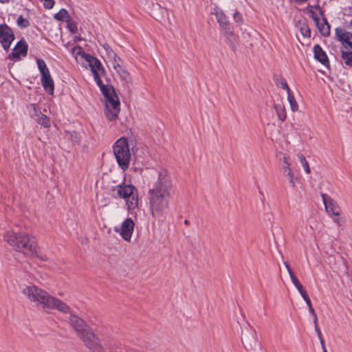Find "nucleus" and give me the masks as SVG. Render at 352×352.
<instances>
[{"label":"nucleus","mask_w":352,"mask_h":352,"mask_svg":"<svg viewBox=\"0 0 352 352\" xmlns=\"http://www.w3.org/2000/svg\"><path fill=\"white\" fill-rule=\"evenodd\" d=\"M297 157H298L299 161L300 162L302 167L304 168L305 171L307 174L310 173V168L309 166V164H308V162L306 160L305 157L302 154H300V153H298L297 155Z\"/></svg>","instance_id":"cd10ccee"},{"label":"nucleus","mask_w":352,"mask_h":352,"mask_svg":"<svg viewBox=\"0 0 352 352\" xmlns=\"http://www.w3.org/2000/svg\"><path fill=\"white\" fill-rule=\"evenodd\" d=\"M314 58L326 67H329V61L327 55L319 45L314 47Z\"/></svg>","instance_id":"f3484780"},{"label":"nucleus","mask_w":352,"mask_h":352,"mask_svg":"<svg viewBox=\"0 0 352 352\" xmlns=\"http://www.w3.org/2000/svg\"><path fill=\"white\" fill-rule=\"evenodd\" d=\"M40 258L43 261H47V258L46 256H40Z\"/></svg>","instance_id":"603ef678"},{"label":"nucleus","mask_w":352,"mask_h":352,"mask_svg":"<svg viewBox=\"0 0 352 352\" xmlns=\"http://www.w3.org/2000/svg\"><path fill=\"white\" fill-rule=\"evenodd\" d=\"M234 19L236 21H239L241 20V15L239 12H236L234 14Z\"/></svg>","instance_id":"37998d69"},{"label":"nucleus","mask_w":352,"mask_h":352,"mask_svg":"<svg viewBox=\"0 0 352 352\" xmlns=\"http://www.w3.org/2000/svg\"><path fill=\"white\" fill-rule=\"evenodd\" d=\"M38 68L41 72V76L49 74L50 71L43 59H37L36 60Z\"/></svg>","instance_id":"bb28decb"},{"label":"nucleus","mask_w":352,"mask_h":352,"mask_svg":"<svg viewBox=\"0 0 352 352\" xmlns=\"http://www.w3.org/2000/svg\"><path fill=\"white\" fill-rule=\"evenodd\" d=\"M338 39L343 44H346L352 49V33L340 28L336 29Z\"/></svg>","instance_id":"dca6fc26"},{"label":"nucleus","mask_w":352,"mask_h":352,"mask_svg":"<svg viewBox=\"0 0 352 352\" xmlns=\"http://www.w3.org/2000/svg\"><path fill=\"white\" fill-rule=\"evenodd\" d=\"M69 324L90 352H104L100 339L82 318L76 314H71Z\"/></svg>","instance_id":"7ed1b4c3"},{"label":"nucleus","mask_w":352,"mask_h":352,"mask_svg":"<svg viewBox=\"0 0 352 352\" xmlns=\"http://www.w3.org/2000/svg\"><path fill=\"white\" fill-rule=\"evenodd\" d=\"M315 330H316V331L317 333V336H318V339L320 340L321 346H324V340L323 339L321 331H320V328L318 327V325H315Z\"/></svg>","instance_id":"2f4dec72"},{"label":"nucleus","mask_w":352,"mask_h":352,"mask_svg":"<svg viewBox=\"0 0 352 352\" xmlns=\"http://www.w3.org/2000/svg\"><path fill=\"white\" fill-rule=\"evenodd\" d=\"M172 184L166 171H160L149 184V207L153 217L162 218L168 208Z\"/></svg>","instance_id":"f257e3e1"},{"label":"nucleus","mask_w":352,"mask_h":352,"mask_svg":"<svg viewBox=\"0 0 352 352\" xmlns=\"http://www.w3.org/2000/svg\"><path fill=\"white\" fill-rule=\"evenodd\" d=\"M295 287L298 289L299 293H300V291H302L304 289L301 283H299L298 285H296Z\"/></svg>","instance_id":"de8ad7c7"},{"label":"nucleus","mask_w":352,"mask_h":352,"mask_svg":"<svg viewBox=\"0 0 352 352\" xmlns=\"http://www.w3.org/2000/svg\"><path fill=\"white\" fill-rule=\"evenodd\" d=\"M274 108L280 120L284 121L287 118L285 108L283 104H275Z\"/></svg>","instance_id":"412c9836"},{"label":"nucleus","mask_w":352,"mask_h":352,"mask_svg":"<svg viewBox=\"0 0 352 352\" xmlns=\"http://www.w3.org/2000/svg\"><path fill=\"white\" fill-rule=\"evenodd\" d=\"M282 170L283 175L288 177L289 182L292 187H295V178L294 173L291 167V164H286L282 166Z\"/></svg>","instance_id":"6ab92c4d"},{"label":"nucleus","mask_w":352,"mask_h":352,"mask_svg":"<svg viewBox=\"0 0 352 352\" xmlns=\"http://www.w3.org/2000/svg\"><path fill=\"white\" fill-rule=\"evenodd\" d=\"M67 28L73 34H75L78 32V27H77V25L76 23L72 22V23H68Z\"/></svg>","instance_id":"72a5a7b5"},{"label":"nucleus","mask_w":352,"mask_h":352,"mask_svg":"<svg viewBox=\"0 0 352 352\" xmlns=\"http://www.w3.org/2000/svg\"><path fill=\"white\" fill-rule=\"evenodd\" d=\"M113 152L120 168L124 171L127 170L131 153L126 138L122 137L118 139L113 146Z\"/></svg>","instance_id":"0eeeda50"},{"label":"nucleus","mask_w":352,"mask_h":352,"mask_svg":"<svg viewBox=\"0 0 352 352\" xmlns=\"http://www.w3.org/2000/svg\"><path fill=\"white\" fill-rule=\"evenodd\" d=\"M112 197L116 199H124L129 210L138 207V192L132 184L122 183L111 187Z\"/></svg>","instance_id":"39448f33"},{"label":"nucleus","mask_w":352,"mask_h":352,"mask_svg":"<svg viewBox=\"0 0 352 352\" xmlns=\"http://www.w3.org/2000/svg\"><path fill=\"white\" fill-rule=\"evenodd\" d=\"M16 23L21 28H27L30 25L28 20L25 19L22 15L19 16Z\"/></svg>","instance_id":"c756f323"},{"label":"nucleus","mask_w":352,"mask_h":352,"mask_svg":"<svg viewBox=\"0 0 352 352\" xmlns=\"http://www.w3.org/2000/svg\"><path fill=\"white\" fill-rule=\"evenodd\" d=\"M242 341L245 344L246 349H252L258 342L257 334L256 331L250 327L245 333H243Z\"/></svg>","instance_id":"ddd939ff"},{"label":"nucleus","mask_w":352,"mask_h":352,"mask_svg":"<svg viewBox=\"0 0 352 352\" xmlns=\"http://www.w3.org/2000/svg\"><path fill=\"white\" fill-rule=\"evenodd\" d=\"M313 316V318H314V326L315 325H318V317H317V315L316 314H314Z\"/></svg>","instance_id":"09e8293b"},{"label":"nucleus","mask_w":352,"mask_h":352,"mask_svg":"<svg viewBox=\"0 0 352 352\" xmlns=\"http://www.w3.org/2000/svg\"><path fill=\"white\" fill-rule=\"evenodd\" d=\"M104 48L109 58L111 59L113 57H116V53L108 45H104Z\"/></svg>","instance_id":"7c9ffc66"},{"label":"nucleus","mask_w":352,"mask_h":352,"mask_svg":"<svg viewBox=\"0 0 352 352\" xmlns=\"http://www.w3.org/2000/svg\"><path fill=\"white\" fill-rule=\"evenodd\" d=\"M284 265H285V267H286V269H287V272H288V273H289V276H290V275H292V274H294V273L293 272V271L292 270V269L290 268V266H289V265L288 264V263H287V262H284Z\"/></svg>","instance_id":"a19ab883"},{"label":"nucleus","mask_w":352,"mask_h":352,"mask_svg":"<svg viewBox=\"0 0 352 352\" xmlns=\"http://www.w3.org/2000/svg\"><path fill=\"white\" fill-rule=\"evenodd\" d=\"M305 301L306 302L309 308L312 307L311 302L309 298L306 299Z\"/></svg>","instance_id":"8fccbe9b"},{"label":"nucleus","mask_w":352,"mask_h":352,"mask_svg":"<svg viewBox=\"0 0 352 352\" xmlns=\"http://www.w3.org/2000/svg\"><path fill=\"white\" fill-rule=\"evenodd\" d=\"M300 294L305 300L309 298L308 294L305 289H303L302 291H300Z\"/></svg>","instance_id":"79ce46f5"},{"label":"nucleus","mask_w":352,"mask_h":352,"mask_svg":"<svg viewBox=\"0 0 352 352\" xmlns=\"http://www.w3.org/2000/svg\"><path fill=\"white\" fill-rule=\"evenodd\" d=\"M222 30L223 31L227 42L230 45H233L235 42V37L232 30H231L230 25L226 26V28L222 29Z\"/></svg>","instance_id":"4be33fe9"},{"label":"nucleus","mask_w":352,"mask_h":352,"mask_svg":"<svg viewBox=\"0 0 352 352\" xmlns=\"http://www.w3.org/2000/svg\"><path fill=\"white\" fill-rule=\"evenodd\" d=\"M309 311L311 315H314V314H316L315 310L314 309L313 307H309Z\"/></svg>","instance_id":"3c124183"},{"label":"nucleus","mask_w":352,"mask_h":352,"mask_svg":"<svg viewBox=\"0 0 352 352\" xmlns=\"http://www.w3.org/2000/svg\"><path fill=\"white\" fill-rule=\"evenodd\" d=\"M188 223H189V221H188V220H186H186L184 221V224H185V225H188Z\"/></svg>","instance_id":"4d7b16f0"},{"label":"nucleus","mask_w":352,"mask_h":352,"mask_svg":"<svg viewBox=\"0 0 352 352\" xmlns=\"http://www.w3.org/2000/svg\"><path fill=\"white\" fill-rule=\"evenodd\" d=\"M73 54H76V56H80L82 58H83L86 61H87V56H90L89 54H86L82 47H75L72 49Z\"/></svg>","instance_id":"c85d7f7f"},{"label":"nucleus","mask_w":352,"mask_h":352,"mask_svg":"<svg viewBox=\"0 0 352 352\" xmlns=\"http://www.w3.org/2000/svg\"><path fill=\"white\" fill-rule=\"evenodd\" d=\"M4 240L15 251L21 252L26 256L37 255V243L34 237L25 232H16L13 230L5 232Z\"/></svg>","instance_id":"20e7f679"},{"label":"nucleus","mask_w":352,"mask_h":352,"mask_svg":"<svg viewBox=\"0 0 352 352\" xmlns=\"http://www.w3.org/2000/svg\"><path fill=\"white\" fill-rule=\"evenodd\" d=\"M214 14L221 29L226 28V26H230V23L226 19V15L224 14L222 10H221L218 8H215Z\"/></svg>","instance_id":"aec40b11"},{"label":"nucleus","mask_w":352,"mask_h":352,"mask_svg":"<svg viewBox=\"0 0 352 352\" xmlns=\"http://www.w3.org/2000/svg\"><path fill=\"white\" fill-rule=\"evenodd\" d=\"M314 8H315L316 9H319L320 6H319V5H316V6H314Z\"/></svg>","instance_id":"13d9d810"},{"label":"nucleus","mask_w":352,"mask_h":352,"mask_svg":"<svg viewBox=\"0 0 352 352\" xmlns=\"http://www.w3.org/2000/svg\"><path fill=\"white\" fill-rule=\"evenodd\" d=\"M8 1H9V0H0V2H1V3H7V2H8Z\"/></svg>","instance_id":"6e6d98bb"},{"label":"nucleus","mask_w":352,"mask_h":352,"mask_svg":"<svg viewBox=\"0 0 352 352\" xmlns=\"http://www.w3.org/2000/svg\"><path fill=\"white\" fill-rule=\"evenodd\" d=\"M135 223L131 218L126 219L120 228H115L116 232H118L124 240L130 241L134 230Z\"/></svg>","instance_id":"1a4fd4ad"},{"label":"nucleus","mask_w":352,"mask_h":352,"mask_svg":"<svg viewBox=\"0 0 352 352\" xmlns=\"http://www.w3.org/2000/svg\"><path fill=\"white\" fill-rule=\"evenodd\" d=\"M340 260L342 263V265H343V272L345 274H349L348 265H347L346 260L342 256H340Z\"/></svg>","instance_id":"c9c22d12"},{"label":"nucleus","mask_w":352,"mask_h":352,"mask_svg":"<svg viewBox=\"0 0 352 352\" xmlns=\"http://www.w3.org/2000/svg\"><path fill=\"white\" fill-rule=\"evenodd\" d=\"M14 36L12 29L6 24L0 25V43L5 50H8Z\"/></svg>","instance_id":"9d476101"},{"label":"nucleus","mask_w":352,"mask_h":352,"mask_svg":"<svg viewBox=\"0 0 352 352\" xmlns=\"http://www.w3.org/2000/svg\"><path fill=\"white\" fill-rule=\"evenodd\" d=\"M28 53V45L24 41H19L12 52L9 54L8 58L13 61H18L21 60V56H25Z\"/></svg>","instance_id":"9b49d317"},{"label":"nucleus","mask_w":352,"mask_h":352,"mask_svg":"<svg viewBox=\"0 0 352 352\" xmlns=\"http://www.w3.org/2000/svg\"><path fill=\"white\" fill-rule=\"evenodd\" d=\"M280 85L283 89L287 90V94L292 92L285 78L280 79Z\"/></svg>","instance_id":"f704fd0d"},{"label":"nucleus","mask_w":352,"mask_h":352,"mask_svg":"<svg viewBox=\"0 0 352 352\" xmlns=\"http://www.w3.org/2000/svg\"><path fill=\"white\" fill-rule=\"evenodd\" d=\"M310 14L311 15L312 19L316 22V25L318 27V30L320 34L324 36H327L330 34V25L327 22V19L323 18L322 21L320 22V19L318 16L315 15L313 11H310Z\"/></svg>","instance_id":"2eb2a0df"},{"label":"nucleus","mask_w":352,"mask_h":352,"mask_svg":"<svg viewBox=\"0 0 352 352\" xmlns=\"http://www.w3.org/2000/svg\"><path fill=\"white\" fill-rule=\"evenodd\" d=\"M21 292L30 302L43 310H57L63 314L70 312V308L65 302L35 285H25Z\"/></svg>","instance_id":"f03ea898"},{"label":"nucleus","mask_w":352,"mask_h":352,"mask_svg":"<svg viewBox=\"0 0 352 352\" xmlns=\"http://www.w3.org/2000/svg\"><path fill=\"white\" fill-rule=\"evenodd\" d=\"M80 39H81V38H80V36H76L74 37V40H75V41H80Z\"/></svg>","instance_id":"864d4df0"},{"label":"nucleus","mask_w":352,"mask_h":352,"mask_svg":"<svg viewBox=\"0 0 352 352\" xmlns=\"http://www.w3.org/2000/svg\"><path fill=\"white\" fill-rule=\"evenodd\" d=\"M300 31H301L302 34L304 36H306V37H310L311 36V31H310V29L309 28V27L307 25H305L302 27H301Z\"/></svg>","instance_id":"473e14b6"},{"label":"nucleus","mask_w":352,"mask_h":352,"mask_svg":"<svg viewBox=\"0 0 352 352\" xmlns=\"http://www.w3.org/2000/svg\"><path fill=\"white\" fill-rule=\"evenodd\" d=\"M109 352H123V351L119 347H113L109 350Z\"/></svg>","instance_id":"a18cd8bd"},{"label":"nucleus","mask_w":352,"mask_h":352,"mask_svg":"<svg viewBox=\"0 0 352 352\" xmlns=\"http://www.w3.org/2000/svg\"><path fill=\"white\" fill-rule=\"evenodd\" d=\"M322 352H327V351L326 349V347H325V345L324 346H322Z\"/></svg>","instance_id":"5fc2aeb1"},{"label":"nucleus","mask_w":352,"mask_h":352,"mask_svg":"<svg viewBox=\"0 0 352 352\" xmlns=\"http://www.w3.org/2000/svg\"><path fill=\"white\" fill-rule=\"evenodd\" d=\"M333 222L340 226L344 223V219L342 218L336 217L333 219Z\"/></svg>","instance_id":"58836bf2"},{"label":"nucleus","mask_w":352,"mask_h":352,"mask_svg":"<svg viewBox=\"0 0 352 352\" xmlns=\"http://www.w3.org/2000/svg\"><path fill=\"white\" fill-rule=\"evenodd\" d=\"M283 165H286V164H291L288 160V157H286V156H284L283 157Z\"/></svg>","instance_id":"49530a36"},{"label":"nucleus","mask_w":352,"mask_h":352,"mask_svg":"<svg viewBox=\"0 0 352 352\" xmlns=\"http://www.w3.org/2000/svg\"><path fill=\"white\" fill-rule=\"evenodd\" d=\"M41 83L45 91L49 94H53L54 85L50 73L41 76Z\"/></svg>","instance_id":"a211bd4d"},{"label":"nucleus","mask_w":352,"mask_h":352,"mask_svg":"<svg viewBox=\"0 0 352 352\" xmlns=\"http://www.w3.org/2000/svg\"><path fill=\"white\" fill-rule=\"evenodd\" d=\"M113 68L116 70V72L118 73H119V72L120 70H122L123 69H124L122 65L121 64H116V65L113 66Z\"/></svg>","instance_id":"c03bdc74"},{"label":"nucleus","mask_w":352,"mask_h":352,"mask_svg":"<svg viewBox=\"0 0 352 352\" xmlns=\"http://www.w3.org/2000/svg\"><path fill=\"white\" fill-rule=\"evenodd\" d=\"M118 74H119L120 79L123 82L124 85L131 83L132 80L131 76L125 69L120 70Z\"/></svg>","instance_id":"b1692460"},{"label":"nucleus","mask_w":352,"mask_h":352,"mask_svg":"<svg viewBox=\"0 0 352 352\" xmlns=\"http://www.w3.org/2000/svg\"><path fill=\"white\" fill-rule=\"evenodd\" d=\"M54 19L60 21H69L70 16L68 12L65 9L63 8L54 14Z\"/></svg>","instance_id":"5701e85b"},{"label":"nucleus","mask_w":352,"mask_h":352,"mask_svg":"<svg viewBox=\"0 0 352 352\" xmlns=\"http://www.w3.org/2000/svg\"><path fill=\"white\" fill-rule=\"evenodd\" d=\"M342 58L344 63L349 67H352V52H344L342 50Z\"/></svg>","instance_id":"a878e982"},{"label":"nucleus","mask_w":352,"mask_h":352,"mask_svg":"<svg viewBox=\"0 0 352 352\" xmlns=\"http://www.w3.org/2000/svg\"><path fill=\"white\" fill-rule=\"evenodd\" d=\"M89 66L94 74V80L97 85L101 88L102 86H106L102 82L100 78L105 74V70L103 68L100 61L93 56H87V61Z\"/></svg>","instance_id":"6e6552de"},{"label":"nucleus","mask_w":352,"mask_h":352,"mask_svg":"<svg viewBox=\"0 0 352 352\" xmlns=\"http://www.w3.org/2000/svg\"><path fill=\"white\" fill-rule=\"evenodd\" d=\"M105 98V115L108 120H116L120 111V100L116 93L115 89L111 85L102 86L100 88Z\"/></svg>","instance_id":"423d86ee"},{"label":"nucleus","mask_w":352,"mask_h":352,"mask_svg":"<svg viewBox=\"0 0 352 352\" xmlns=\"http://www.w3.org/2000/svg\"><path fill=\"white\" fill-rule=\"evenodd\" d=\"M321 197L327 212L336 217L340 215V208L338 204L327 195L322 193Z\"/></svg>","instance_id":"f8f14e48"},{"label":"nucleus","mask_w":352,"mask_h":352,"mask_svg":"<svg viewBox=\"0 0 352 352\" xmlns=\"http://www.w3.org/2000/svg\"><path fill=\"white\" fill-rule=\"evenodd\" d=\"M290 278L294 286L300 283V282L298 280V279L297 278L294 274L290 275Z\"/></svg>","instance_id":"ea45409f"},{"label":"nucleus","mask_w":352,"mask_h":352,"mask_svg":"<svg viewBox=\"0 0 352 352\" xmlns=\"http://www.w3.org/2000/svg\"><path fill=\"white\" fill-rule=\"evenodd\" d=\"M54 5V0H45L44 1V6L46 9H51L53 8Z\"/></svg>","instance_id":"e433bc0d"},{"label":"nucleus","mask_w":352,"mask_h":352,"mask_svg":"<svg viewBox=\"0 0 352 352\" xmlns=\"http://www.w3.org/2000/svg\"><path fill=\"white\" fill-rule=\"evenodd\" d=\"M32 110L30 111L31 117L39 124L48 127L50 126V120L44 115L35 104H31Z\"/></svg>","instance_id":"4468645a"},{"label":"nucleus","mask_w":352,"mask_h":352,"mask_svg":"<svg viewBox=\"0 0 352 352\" xmlns=\"http://www.w3.org/2000/svg\"><path fill=\"white\" fill-rule=\"evenodd\" d=\"M287 100L289 103L291 110L293 112L297 111L298 109V104L292 92L287 94Z\"/></svg>","instance_id":"393cba45"},{"label":"nucleus","mask_w":352,"mask_h":352,"mask_svg":"<svg viewBox=\"0 0 352 352\" xmlns=\"http://www.w3.org/2000/svg\"><path fill=\"white\" fill-rule=\"evenodd\" d=\"M111 60H112L113 66L116 65V64H120L122 62L120 58L118 57L117 54L116 55V57L111 58Z\"/></svg>","instance_id":"4c0bfd02"}]
</instances>
